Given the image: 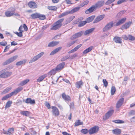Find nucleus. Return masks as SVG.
Here are the masks:
<instances>
[{
    "label": "nucleus",
    "instance_id": "4be33fe9",
    "mask_svg": "<svg viewBox=\"0 0 135 135\" xmlns=\"http://www.w3.org/2000/svg\"><path fill=\"white\" fill-rule=\"evenodd\" d=\"M104 1H98L96 3L94 6L95 8L97 7H100L103 6L104 4Z\"/></svg>",
    "mask_w": 135,
    "mask_h": 135
},
{
    "label": "nucleus",
    "instance_id": "c03bdc74",
    "mask_svg": "<svg viewBox=\"0 0 135 135\" xmlns=\"http://www.w3.org/2000/svg\"><path fill=\"white\" fill-rule=\"evenodd\" d=\"M89 3V1H86L83 2L79 6L80 8L82 7L85 5L88 4Z\"/></svg>",
    "mask_w": 135,
    "mask_h": 135
},
{
    "label": "nucleus",
    "instance_id": "680f3d73",
    "mask_svg": "<svg viewBox=\"0 0 135 135\" xmlns=\"http://www.w3.org/2000/svg\"><path fill=\"white\" fill-rule=\"evenodd\" d=\"M126 0H119L117 2L118 4H120L121 3L124 2Z\"/></svg>",
    "mask_w": 135,
    "mask_h": 135
},
{
    "label": "nucleus",
    "instance_id": "4d7b16f0",
    "mask_svg": "<svg viewBox=\"0 0 135 135\" xmlns=\"http://www.w3.org/2000/svg\"><path fill=\"white\" fill-rule=\"evenodd\" d=\"M115 1V0H108L106 2L105 4L107 5H109L114 2Z\"/></svg>",
    "mask_w": 135,
    "mask_h": 135
},
{
    "label": "nucleus",
    "instance_id": "9d476101",
    "mask_svg": "<svg viewBox=\"0 0 135 135\" xmlns=\"http://www.w3.org/2000/svg\"><path fill=\"white\" fill-rule=\"evenodd\" d=\"M124 102V98H122L120 99L117 101L116 107L117 108H118L120 107L123 104Z\"/></svg>",
    "mask_w": 135,
    "mask_h": 135
},
{
    "label": "nucleus",
    "instance_id": "bf43d9fd",
    "mask_svg": "<svg viewBox=\"0 0 135 135\" xmlns=\"http://www.w3.org/2000/svg\"><path fill=\"white\" fill-rule=\"evenodd\" d=\"M77 54H74L73 55H71L70 56H69V57H70V59H74L75 57H77Z\"/></svg>",
    "mask_w": 135,
    "mask_h": 135
},
{
    "label": "nucleus",
    "instance_id": "c756f323",
    "mask_svg": "<svg viewBox=\"0 0 135 135\" xmlns=\"http://www.w3.org/2000/svg\"><path fill=\"white\" fill-rule=\"evenodd\" d=\"M80 8V7L79 6V7H75V8L73 9L71 11H69L70 14H72L75 12L78 11L79 10Z\"/></svg>",
    "mask_w": 135,
    "mask_h": 135
},
{
    "label": "nucleus",
    "instance_id": "f257e3e1",
    "mask_svg": "<svg viewBox=\"0 0 135 135\" xmlns=\"http://www.w3.org/2000/svg\"><path fill=\"white\" fill-rule=\"evenodd\" d=\"M64 20L63 18L59 20L56 22L51 29V30H56L60 28L62 25L61 23Z\"/></svg>",
    "mask_w": 135,
    "mask_h": 135
},
{
    "label": "nucleus",
    "instance_id": "8fccbe9b",
    "mask_svg": "<svg viewBox=\"0 0 135 135\" xmlns=\"http://www.w3.org/2000/svg\"><path fill=\"white\" fill-rule=\"evenodd\" d=\"M39 17L38 18H39L41 20H44L46 18L45 16L44 15H40L39 14Z\"/></svg>",
    "mask_w": 135,
    "mask_h": 135
},
{
    "label": "nucleus",
    "instance_id": "2f4dec72",
    "mask_svg": "<svg viewBox=\"0 0 135 135\" xmlns=\"http://www.w3.org/2000/svg\"><path fill=\"white\" fill-rule=\"evenodd\" d=\"M95 16H91L88 18H87L86 20L85 21L87 23H89L91 22L94 18Z\"/></svg>",
    "mask_w": 135,
    "mask_h": 135
},
{
    "label": "nucleus",
    "instance_id": "79ce46f5",
    "mask_svg": "<svg viewBox=\"0 0 135 135\" xmlns=\"http://www.w3.org/2000/svg\"><path fill=\"white\" fill-rule=\"evenodd\" d=\"M12 103V101H8L6 105V106L5 107V109H6L7 108L10 107L11 106V105Z\"/></svg>",
    "mask_w": 135,
    "mask_h": 135
},
{
    "label": "nucleus",
    "instance_id": "e2e57ef3",
    "mask_svg": "<svg viewBox=\"0 0 135 135\" xmlns=\"http://www.w3.org/2000/svg\"><path fill=\"white\" fill-rule=\"evenodd\" d=\"M23 28H24V30L25 31H27L28 30V28L26 25L25 24H24L23 26Z\"/></svg>",
    "mask_w": 135,
    "mask_h": 135
},
{
    "label": "nucleus",
    "instance_id": "f03ea898",
    "mask_svg": "<svg viewBox=\"0 0 135 135\" xmlns=\"http://www.w3.org/2000/svg\"><path fill=\"white\" fill-rule=\"evenodd\" d=\"M6 70L3 69L0 71V77L3 78H6L10 76L12 74L11 72L6 71Z\"/></svg>",
    "mask_w": 135,
    "mask_h": 135
},
{
    "label": "nucleus",
    "instance_id": "423d86ee",
    "mask_svg": "<svg viewBox=\"0 0 135 135\" xmlns=\"http://www.w3.org/2000/svg\"><path fill=\"white\" fill-rule=\"evenodd\" d=\"M44 54V52H42L37 55L35 56L29 62V63H31L33 62H35L40 58Z\"/></svg>",
    "mask_w": 135,
    "mask_h": 135
},
{
    "label": "nucleus",
    "instance_id": "a878e982",
    "mask_svg": "<svg viewBox=\"0 0 135 135\" xmlns=\"http://www.w3.org/2000/svg\"><path fill=\"white\" fill-rule=\"evenodd\" d=\"M117 43L121 44L122 42V39L120 37H115L113 39Z\"/></svg>",
    "mask_w": 135,
    "mask_h": 135
},
{
    "label": "nucleus",
    "instance_id": "69168bd1",
    "mask_svg": "<svg viewBox=\"0 0 135 135\" xmlns=\"http://www.w3.org/2000/svg\"><path fill=\"white\" fill-rule=\"evenodd\" d=\"M11 89V87L7 88L4 90V92L5 93H7L8 91L10 90Z\"/></svg>",
    "mask_w": 135,
    "mask_h": 135
},
{
    "label": "nucleus",
    "instance_id": "5fc2aeb1",
    "mask_svg": "<svg viewBox=\"0 0 135 135\" xmlns=\"http://www.w3.org/2000/svg\"><path fill=\"white\" fill-rule=\"evenodd\" d=\"M69 58L68 56L66 55L62 57L61 59V61H64Z\"/></svg>",
    "mask_w": 135,
    "mask_h": 135
},
{
    "label": "nucleus",
    "instance_id": "72a5a7b5",
    "mask_svg": "<svg viewBox=\"0 0 135 135\" xmlns=\"http://www.w3.org/2000/svg\"><path fill=\"white\" fill-rule=\"evenodd\" d=\"M57 71V70H56V68L53 69L51 70L48 73V74L50 75H54Z\"/></svg>",
    "mask_w": 135,
    "mask_h": 135
},
{
    "label": "nucleus",
    "instance_id": "9b49d317",
    "mask_svg": "<svg viewBox=\"0 0 135 135\" xmlns=\"http://www.w3.org/2000/svg\"><path fill=\"white\" fill-rule=\"evenodd\" d=\"M114 111L113 110H111L108 111L105 114L104 117L103 118L104 120H106L109 118L113 113Z\"/></svg>",
    "mask_w": 135,
    "mask_h": 135
},
{
    "label": "nucleus",
    "instance_id": "20e7f679",
    "mask_svg": "<svg viewBox=\"0 0 135 135\" xmlns=\"http://www.w3.org/2000/svg\"><path fill=\"white\" fill-rule=\"evenodd\" d=\"M15 9L14 8H11L10 10L6 11L5 13L6 16L7 17L11 16L13 15Z\"/></svg>",
    "mask_w": 135,
    "mask_h": 135
},
{
    "label": "nucleus",
    "instance_id": "1a4fd4ad",
    "mask_svg": "<svg viewBox=\"0 0 135 135\" xmlns=\"http://www.w3.org/2000/svg\"><path fill=\"white\" fill-rule=\"evenodd\" d=\"M51 108L53 115L56 116H58L59 112L58 108L54 106L52 107Z\"/></svg>",
    "mask_w": 135,
    "mask_h": 135
},
{
    "label": "nucleus",
    "instance_id": "bb28decb",
    "mask_svg": "<svg viewBox=\"0 0 135 135\" xmlns=\"http://www.w3.org/2000/svg\"><path fill=\"white\" fill-rule=\"evenodd\" d=\"M93 48V47L91 46L86 49L83 52V54H86L90 52Z\"/></svg>",
    "mask_w": 135,
    "mask_h": 135
},
{
    "label": "nucleus",
    "instance_id": "7ed1b4c3",
    "mask_svg": "<svg viewBox=\"0 0 135 135\" xmlns=\"http://www.w3.org/2000/svg\"><path fill=\"white\" fill-rule=\"evenodd\" d=\"M113 21H111L108 23L103 29V31L105 32L109 30L113 26H114Z\"/></svg>",
    "mask_w": 135,
    "mask_h": 135
},
{
    "label": "nucleus",
    "instance_id": "c85d7f7f",
    "mask_svg": "<svg viewBox=\"0 0 135 135\" xmlns=\"http://www.w3.org/2000/svg\"><path fill=\"white\" fill-rule=\"evenodd\" d=\"M83 83L82 81V80L77 82L76 83V87L77 88H79L81 87V86L83 85Z\"/></svg>",
    "mask_w": 135,
    "mask_h": 135
},
{
    "label": "nucleus",
    "instance_id": "4c0bfd02",
    "mask_svg": "<svg viewBox=\"0 0 135 135\" xmlns=\"http://www.w3.org/2000/svg\"><path fill=\"white\" fill-rule=\"evenodd\" d=\"M39 14L37 13H35L32 14L31 15V16L33 19L38 18L39 17Z\"/></svg>",
    "mask_w": 135,
    "mask_h": 135
},
{
    "label": "nucleus",
    "instance_id": "3c124183",
    "mask_svg": "<svg viewBox=\"0 0 135 135\" xmlns=\"http://www.w3.org/2000/svg\"><path fill=\"white\" fill-rule=\"evenodd\" d=\"M81 132L85 134L89 132V131L86 129H82L81 131Z\"/></svg>",
    "mask_w": 135,
    "mask_h": 135
},
{
    "label": "nucleus",
    "instance_id": "b1692460",
    "mask_svg": "<svg viewBox=\"0 0 135 135\" xmlns=\"http://www.w3.org/2000/svg\"><path fill=\"white\" fill-rule=\"evenodd\" d=\"M23 89V88L22 87H18L13 92H11V93L12 95H16L20 91H21Z\"/></svg>",
    "mask_w": 135,
    "mask_h": 135
},
{
    "label": "nucleus",
    "instance_id": "c9c22d12",
    "mask_svg": "<svg viewBox=\"0 0 135 135\" xmlns=\"http://www.w3.org/2000/svg\"><path fill=\"white\" fill-rule=\"evenodd\" d=\"M83 122H81L80 120H78L76 121L75 123L74 126H77L80 125H83Z\"/></svg>",
    "mask_w": 135,
    "mask_h": 135
},
{
    "label": "nucleus",
    "instance_id": "7c9ffc66",
    "mask_svg": "<svg viewBox=\"0 0 135 135\" xmlns=\"http://www.w3.org/2000/svg\"><path fill=\"white\" fill-rule=\"evenodd\" d=\"M61 48L62 47H59L56 48L51 52L50 54V55H52L54 54H55L58 52L61 49Z\"/></svg>",
    "mask_w": 135,
    "mask_h": 135
},
{
    "label": "nucleus",
    "instance_id": "49530a36",
    "mask_svg": "<svg viewBox=\"0 0 135 135\" xmlns=\"http://www.w3.org/2000/svg\"><path fill=\"white\" fill-rule=\"evenodd\" d=\"M74 16H71L67 19L66 20V23H68L72 21L74 18Z\"/></svg>",
    "mask_w": 135,
    "mask_h": 135
},
{
    "label": "nucleus",
    "instance_id": "052dcab7",
    "mask_svg": "<svg viewBox=\"0 0 135 135\" xmlns=\"http://www.w3.org/2000/svg\"><path fill=\"white\" fill-rule=\"evenodd\" d=\"M109 33H105L104 34L102 35L101 36V38H102V39H103L104 38L107 37V36H108L109 35Z\"/></svg>",
    "mask_w": 135,
    "mask_h": 135
},
{
    "label": "nucleus",
    "instance_id": "f704fd0d",
    "mask_svg": "<svg viewBox=\"0 0 135 135\" xmlns=\"http://www.w3.org/2000/svg\"><path fill=\"white\" fill-rule=\"evenodd\" d=\"M70 14L69 11H66L64 12L60 15H59L58 17L59 18H60L62 17L68 15V14Z\"/></svg>",
    "mask_w": 135,
    "mask_h": 135
},
{
    "label": "nucleus",
    "instance_id": "aec40b11",
    "mask_svg": "<svg viewBox=\"0 0 135 135\" xmlns=\"http://www.w3.org/2000/svg\"><path fill=\"white\" fill-rule=\"evenodd\" d=\"M126 18H124L122 19L119 20L116 23L115 26H119L124 23L126 21Z\"/></svg>",
    "mask_w": 135,
    "mask_h": 135
},
{
    "label": "nucleus",
    "instance_id": "ea45409f",
    "mask_svg": "<svg viewBox=\"0 0 135 135\" xmlns=\"http://www.w3.org/2000/svg\"><path fill=\"white\" fill-rule=\"evenodd\" d=\"M12 95L11 93L9 94L6 95L5 96L2 98V100H5L7 99L8 98L11 97Z\"/></svg>",
    "mask_w": 135,
    "mask_h": 135
},
{
    "label": "nucleus",
    "instance_id": "412c9836",
    "mask_svg": "<svg viewBox=\"0 0 135 135\" xmlns=\"http://www.w3.org/2000/svg\"><path fill=\"white\" fill-rule=\"evenodd\" d=\"M62 98L66 101L69 102L71 100V98L69 96L66 95L65 93H63L62 94Z\"/></svg>",
    "mask_w": 135,
    "mask_h": 135
},
{
    "label": "nucleus",
    "instance_id": "a19ab883",
    "mask_svg": "<svg viewBox=\"0 0 135 135\" xmlns=\"http://www.w3.org/2000/svg\"><path fill=\"white\" fill-rule=\"evenodd\" d=\"M76 42L75 41H71L69 42L67 44L66 46L68 47H69L74 44Z\"/></svg>",
    "mask_w": 135,
    "mask_h": 135
},
{
    "label": "nucleus",
    "instance_id": "473e14b6",
    "mask_svg": "<svg viewBox=\"0 0 135 135\" xmlns=\"http://www.w3.org/2000/svg\"><path fill=\"white\" fill-rule=\"evenodd\" d=\"M30 80L28 79H26L21 81L19 84V85L23 86L29 82Z\"/></svg>",
    "mask_w": 135,
    "mask_h": 135
},
{
    "label": "nucleus",
    "instance_id": "774afa93",
    "mask_svg": "<svg viewBox=\"0 0 135 135\" xmlns=\"http://www.w3.org/2000/svg\"><path fill=\"white\" fill-rule=\"evenodd\" d=\"M23 27L22 26H21L20 27L18 30L20 32H23Z\"/></svg>",
    "mask_w": 135,
    "mask_h": 135
},
{
    "label": "nucleus",
    "instance_id": "a18cd8bd",
    "mask_svg": "<svg viewBox=\"0 0 135 135\" xmlns=\"http://www.w3.org/2000/svg\"><path fill=\"white\" fill-rule=\"evenodd\" d=\"M112 122L116 123H124V121L120 120H114Z\"/></svg>",
    "mask_w": 135,
    "mask_h": 135
},
{
    "label": "nucleus",
    "instance_id": "338daca9",
    "mask_svg": "<svg viewBox=\"0 0 135 135\" xmlns=\"http://www.w3.org/2000/svg\"><path fill=\"white\" fill-rule=\"evenodd\" d=\"M129 114L130 115H133L135 114V111L134 110H132L131 111L130 113Z\"/></svg>",
    "mask_w": 135,
    "mask_h": 135
},
{
    "label": "nucleus",
    "instance_id": "603ef678",
    "mask_svg": "<svg viewBox=\"0 0 135 135\" xmlns=\"http://www.w3.org/2000/svg\"><path fill=\"white\" fill-rule=\"evenodd\" d=\"M86 23V22L85 21L81 22L78 25V26L79 27L85 25Z\"/></svg>",
    "mask_w": 135,
    "mask_h": 135
},
{
    "label": "nucleus",
    "instance_id": "37998d69",
    "mask_svg": "<svg viewBox=\"0 0 135 135\" xmlns=\"http://www.w3.org/2000/svg\"><path fill=\"white\" fill-rule=\"evenodd\" d=\"M14 131L13 128H9L8 130V134L10 135L14 133Z\"/></svg>",
    "mask_w": 135,
    "mask_h": 135
},
{
    "label": "nucleus",
    "instance_id": "ddd939ff",
    "mask_svg": "<svg viewBox=\"0 0 135 135\" xmlns=\"http://www.w3.org/2000/svg\"><path fill=\"white\" fill-rule=\"evenodd\" d=\"M23 101L27 104H35V100H32L31 98H27L26 100H23Z\"/></svg>",
    "mask_w": 135,
    "mask_h": 135
},
{
    "label": "nucleus",
    "instance_id": "6e6552de",
    "mask_svg": "<svg viewBox=\"0 0 135 135\" xmlns=\"http://www.w3.org/2000/svg\"><path fill=\"white\" fill-rule=\"evenodd\" d=\"M18 57V56L16 55L11 57L6 60L3 63L4 65L8 64L11 62H13L16 60Z\"/></svg>",
    "mask_w": 135,
    "mask_h": 135
},
{
    "label": "nucleus",
    "instance_id": "393cba45",
    "mask_svg": "<svg viewBox=\"0 0 135 135\" xmlns=\"http://www.w3.org/2000/svg\"><path fill=\"white\" fill-rule=\"evenodd\" d=\"M59 43V42L58 41H52L49 44L48 46L49 47H53L57 45Z\"/></svg>",
    "mask_w": 135,
    "mask_h": 135
},
{
    "label": "nucleus",
    "instance_id": "cd10ccee",
    "mask_svg": "<svg viewBox=\"0 0 135 135\" xmlns=\"http://www.w3.org/2000/svg\"><path fill=\"white\" fill-rule=\"evenodd\" d=\"M94 6L91 7L89 9H87L85 11V13L86 14H88L93 12L95 8Z\"/></svg>",
    "mask_w": 135,
    "mask_h": 135
},
{
    "label": "nucleus",
    "instance_id": "58836bf2",
    "mask_svg": "<svg viewBox=\"0 0 135 135\" xmlns=\"http://www.w3.org/2000/svg\"><path fill=\"white\" fill-rule=\"evenodd\" d=\"M47 8L49 10L52 11H56L57 9V7L55 6H49L47 7Z\"/></svg>",
    "mask_w": 135,
    "mask_h": 135
},
{
    "label": "nucleus",
    "instance_id": "e433bc0d",
    "mask_svg": "<svg viewBox=\"0 0 135 135\" xmlns=\"http://www.w3.org/2000/svg\"><path fill=\"white\" fill-rule=\"evenodd\" d=\"M20 114L26 116H27L30 114V113L28 111H22L20 112Z\"/></svg>",
    "mask_w": 135,
    "mask_h": 135
},
{
    "label": "nucleus",
    "instance_id": "13d9d810",
    "mask_svg": "<svg viewBox=\"0 0 135 135\" xmlns=\"http://www.w3.org/2000/svg\"><path fill=\"white\" fill-rule=\"evenodd\" d=\"M22 32L20 31L19 32H16L15 33L18 36L21 37L22 36Z\"/></svg>",
    "mask_w": 135,
    "mask_h": 135
},
{
    "label": "nucleus",
    "instance_id": "864d4df0",
    "mask_svg": "<svg viewBox=\"0 0 135 135\" xmlns=\"http://www.w3.org/2000/svg\"><path fill=\"white\" fill-rule=\"evenodd\" d=\"M103 81L104 85V86L106 87L108 85V83L106 79H103Z\"/></svg>",
    "mask_w": 135,
    "mask_h": 135
},
{
    "label": "nucleus",
    "instance_id": "dca6fc26",
    "mask_svg": "<svg viewBox=\"0 0 135 135\" xmlns=\"http://www.w3.org/2000/svg\"><path fill=\"white\" fill-rule=\"evenodd\" d=\"M28 6L32 8H35L37 7V5L36 3L33 1H30L28 3Z\"/></svg>",
    "mask_w": 135,
    "mask_h": 135
},
{
    "label": "nucleus",
    "instance_id": "a211bd4d",
    "mask_svg": "<svg viewBox=\"0 0 135 135\" xmlns=\"http://www.w3.org/2000/svg\"><path fill=\"white\" fill-rule=\"evenodd\" d=\"M47 75L46 74L39 76L37 80V82H40L42 81L47 76Z\"/></svg>",
    "mask_w": 135,
    "mask_h": 135
},
{
    "label": "nucleus",
    "instance_id": "39448f33",
    "mask_svg": "<svg viewBox=\"0 0 135 135\" xmlns=\"http://www.w3.org/2000/svg\"><path fill=\"white\" fill-rule=\"evenodd\" d=\"M83 33L84 31H81L75 33L70 37V39L71 40H73L76 38L80 37L83 34Z\"/></svg>",
    "mask_w": 135,
    "mask_h": 135
},
{
    "label": "nucleus",
    "instance_id": "5701e85b",
    "mask_svg": "<svg viewBox=\"0 0 135 135\" xmlns=\"http://www.w3.org/2000/svg\"><path fill=\"white\" fill-rule=\"evenodd\" d=\"M95 28H92L86 30L85 32L83 33L84 35H86L90 34H91L94 31Z\"/></svg>",
    "mask_w": 135,
    "mask_h": 135
},
{
    "label": "nucleus",
    "instance_id": "4468645a",
    "mask_svg": "<svg viewBox=\"0 0 135 135\" xmlns=\"http://www.w3.org/2000/svg\"><path fill=\"white\" fill-rule=\"evenodd\" d=\"M132 23V22L131 21H129L126 23L122 26L121 29L122 30L127 29L129 27Z\"/></svg>",
    "mask_w": 135,
    "mask_h": 135
},
{
    "label": "nucleus",
    "instance_id": "6e6d98bb",
    "mask_svg": "<svg viewBox=\"0 0 135 135\" xmlns=\"http://www.w3.org/2000/svg\"><path fill=\"white\" fill-rule=\"evenodd\" d=\"M128 39L130 40L133 41L135 40V38L134 37L132 36L129 35L128 36Z\"/></svg>",
    "mask_w": 135,
    "mask_h": 135
},
{
    "label": "nucleus",
    "instance_id": "f3484780",
    "mask_svg": "<svg viewBox=\"0 0 135 135\" xmlns=\"http://www.w3.org/2000/svg\"><path fill=\"white\" fill-rule=\"evenodd\" d=\"M113 134L117 135H119L121 134L122 130L119 128H116L112 130Z\"/></svg>",
    "mask_w": 135,
    "mask_h": 135
},
{
    "label": "nucleus",
    "instance_id": "0e129e2a",
    "mask_svg": "<svg viewBox=\"0 0 135 135\" xmlns=\"http://www.w3.org/2000/svg\"><path fill=\"white\" fill-rule=\"evenodd\" d=\"M7 43L6 42H0V44L3 46H5L7 45Z\"/></svg>",
    "mask_w": 135,
    "mask_h": 135
},
{
    "label": "nucleus",
    "instance_id": "2eb2a0df",
    "mask_svg": "<svg viewBox=\"0 0 135 135\" xmlns=\"http://www.w3.org/2000/svg\"><path fill=\"white\" fill-rule=\"evenodd\" d=\"M65 65V63L64 62L59 64L56 67V70L58 71H60L64 68Z\"/></svg>",
    "mask_w": 135,
    "mask_h": 135
},
{
    "label": "nucleus",
    "instance_id": "09e8293b",
    "mask_svg": "<svg viewBox=\"0 0 135 135\" xmlns=\"http://www.w3.org/2000/svg\"><path fill=\"white\" fill-rule=\"evenodd\" d=\"M26 61V60H24L23 61H21L17 62L16 64L17 66H20L23 64H25Z\"/></svg>",
    "mask_w": 135,
    "mask_h": 135
},
{
    "label": "nucleus",
    "instance_id": "de8ad7c7",
    "mask_svg": "<svg viewBox=\"0 0 135 135\" xmlns=\"http://www.w3.org/2000/svg\"><path fill=\"white\" fill-rule=\"evenodd\" d=\"M116 91V89L115 87L114 86H112L111 89V93L112 95H113L114 94Z\"/></svg>",
    "mask_w": 135,
    "mask_h": 135
},
{
    "label": "nucleus",
    "instance_id": "f8f14e48",
    "mask_svg": "<svg viewBox=\"0 0 135 135\" xmlns=\"http://www.w3.org/2000/svg\"><path fill=\"white\" fill-rule=\"evenodd\" d=\"M105 15H103L97 16L93 22L94 23H97L102 20L104 17Z\"/></svg>",
    "mask_w": 135,
    "mask_h": 135
},
{
    "label": "nucleus",
    "instance_id": "0eeeda50",
    "mask_svg": "<svg viewBox=\"0 0 135 135\" xmlns=\"http://www.w3.org/2000/svg\"><path fill=\"white\" fill-rule=\"evenodd\" d=\"M99 127L97 126H95L91 128L89 131V133L90 134L96 133L99 130Z\"/></svg>",
    "mask_w": 135,
    "mask_h": 135
},
{
    "label": "nucleus",
    "instance_id": "6ab92c4d",
    "mask_svg": "<svg viewBox=\"0 0 135 135\" xmlns=\"http://www.w3.org/2000/svg\"><path fill=\"white\" fill-rule=\"evenodd\" d=\"M82 45H83L82 44H81L77 46L74 49L69 51L68 52V53H72L78 50L79 48L80 47L82 46Z\"/></svg>",
    "mask_w": 135,
    "mask_h": 135
}]
</instances>
